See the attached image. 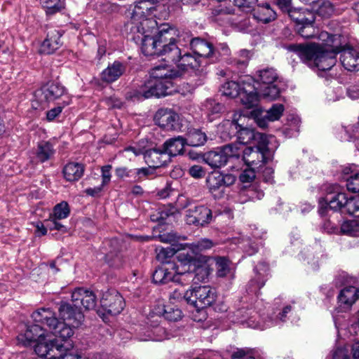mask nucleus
Segmentation results:
<instances>
[{
	"instance_id": "nucleus-58",
	"label": "nucleus",
	"mask_w": 359,
	"mask_h": 359,
	"mask_svg": "<svg viewBox=\"0 0 359 359\" xmlns=\"http://www.w3.org/2000/svg\"><path fill=\"white\" fill-rule=\"evenodd\" d=\"M347 189L353 193L359 192V172L346 180Z\"/></svg>"
},
{
	"instance_id": "nucleus-22",
	"label": "nucleus",
	"mask_w": 359,
	"mask_h": 359,
	"mask_svg": "<svg viewBox=\"0 0 359 359\" xmlns=\"http://www.w3.org/2000/svg\"><path fill=\"white\" fill-rule=\"evenodd\" d=\"M74 302L81 304L86 310H93L97 306V297L95 293L83 287L75 289L72 293Z\"/></svg>"
},
{
	"instance_id": "nucleus-32",
	"label": "nucleus",
	"mask_w": 359,
	"mask_h": 359,
	"mask_svg": "<svg viewBox=\"0 0 359 359\" xmlns=\"http://www.w3.org/2000/svg\"><path fill=\"white\" fill-rule=\"evenodd\" d=\"M341 36L333 34L327 32H322L319 34V39L322 41L320 45L324 48L329 49V51H334L339 53V50L344 46L341 41Z\"/></svg>"
},
{
	"instance_id": "nucleus-16",
	"label": "nucleus",
	"mask_w": 359,
	"mask_h": 359,
	"mask_svg": "<svg viewBox=\"0 0 359 359\" xmlns=\"http://www.w3.org/2000/svg\"><path fill=\"white\" fill-rule=\"evenodd\" d=\"M156 11V6H154V4L140 1L134 5H130L127 9L126 14L133 23H138L156 16L154 13Z\"/></svg>"
},
{
	"instance_id": "nucleus-25",
	"label": "nucleus",
	"mask_w": 359,
	"mask_h": 359,
	"mask_svg": "<svg viewBox=\"0 0 359 359\" xmlns=\"http://www.w3.org/2000/svg\"><path fill=\"white\" fill-rule=\"evenodd\" d=\"M126 65L119 61H114L101 73L102 81L111 83L118 80L126 72Z\"/></svg>"
},
{
	"instance_id": "nucleus-57",
	"label": "nucleus",
	"mask_w": 359,
	"mask_h": 359,
	"mask_svg": "<svg viewBox=\"0 0 359 359\" xmlns=\"http://www.w3.org/2000/svg\"><path fill=\"white\" fill-rule=\"evenodd\" d=\"M229 1H233L235 6L245 13L252 11L254 8L252 5L255 0H229Z\"/></svg>"
},
{
	"instance_id": "nucleus-37",
	"label": "nucleus",
	"mask_w": 359,
	"mask_h": 359,
	"mask_svg": "<svg viewBox=\"0 0 359 359\" xmlns=\"http://www.w3.org/2000/svg\"><path fill=\"white\" fill-rule=\"evenodd\" d=\"M210 269L205 264H201L200 261L195 260L194 266L193 267V275L191 278L195 283L205 282L210 276Z\"/></svg>"
},
{
	"instance_id": "nucleus-7",
	"label": "nucleus",
	"mask_w": 359,
	"mask_h": 359,
	"mask_svg": "<svg viewBox=\"0 0 359 359\" xmlns=\"http://www.w3.org/2000/svg\"><path fill=\"white\" fill-rule=\"evenodd\" d=\"M278 147V144L273 135H269L266 141L258 142L254 147L248 165L258 168L262 164L272 161L274 152Z\"/></svg>"
},
{
	"instance_id": "nucleus-13",
	"label": "nucleus",
	"mask_w": 359,
	"mask_h": 359,
	"mask_svg": "<svg viewBox=\"0 0 359 359\" xmlns=\"http://www.w3.org/2000/svg\"><path fill=\"white\" fill-rule=\"evenodd\" d=\"M212 219V210L205 205H190L186 210L185 220L189 225L203 227L208 225Z\"/></svg>"
},
{
	"instance_id": "nucleus-10",
	"label": "nucleus",
	"mask_w": 359,
	"mask_h": 359,
	"mask_svg": "<svg viewBox=\"0 0 359 359\" xmlns=\"http://www.w3.org/2000/svg\"><path fill=\"white\" fill-rule=\"evenodd\" d=\"M35 95L41 102H53L57 100L64 101L70 97L66 88L58 82H48L36 91Z\"/></svg>"
},
{
	"instance_id": "nucleus-14",
	"label": "nucleus",
	"mask_w": 359,
	"mask_h": 359,
	"mask_svg": "<svg viewBox=\"0 0 359 359\" xmlns=\"http://www.w3.org/2000/svg\"><path fill=\"white\" fill-rule=\"evenodd\" d=\"M320 44L292 43L287 46V50L297 54L300 60L310 68H313L316 56L319 53Z\"/></svg>"
},
{
	"instance_id": "nucleus-21",
	"label": "nucleus",
	"mask_w": 359,
	"mask_h": 359,
	"mask_svg": "<svg viewBox=\"0 0 359 359\" xmlns=\"http://www.w3.org/2000/svg\"><path fill=\"white\" fill-rule=\"evenodd\" d=\"M319 53L316 56L315 63L313 69H318L321 72L330 70L337 62V53L334 51H329V49L324 48L320 46Z\"/></svg>"
},
{
	"instance_id": "nucleus-36",
	"label": "nucleus",
	"mask_w": 359,
	"mask_h": 359,
	"mask_svg": "<svg viewBox=\"0 0 359 359\" xmlns=\"http://www.w3.org/2000/svg\"><path fill=\"white\" fill-rule=\"evenodd\" d=\"M184 138L187 145L190 147H200L207 141L205 133L197 128L189 129Z\"/></svg>"
},
{
	"instance_id": "nucleus-48",
	"label": "nucleus",
	"mask_w": 359,
	"mask_h": 359,
	"mask_svg": "<svg viewBox=\"0 0 359 359\" xmlns=\"http://www.w3.org/2000/svg\"><path fill=\"white\" fill-rule=\"evenodd\" d=\"M70 213V209L68 203L66 201H62L57 204L50 214L51 218L57 219H62L67 218Z\"/></svg>"
},
{
	"instance_id": "nucleus-27",
	"label": "nucleus",
	"mask_w": 359,
	"mask_h": 359,
	"mask_svg": "<svg viewBox=\"0 0 359 359\" xmlns=\"http://www.w3.org/2000/svg\"><path fill=\"white\" fill-rule=\"evenodd\" d=\"M107 244L112 249L104 255V260L111 267L118 268L123 265V256L120 252V245L118 240L111 239Z\"/></svg>"
},
{
	"instance_id": "nucleus-42",
	"label": "nucleus",
	"mask_w": 359,
	"mask_h": 359,
	"mask_svg": "<svg viewBox=\"0 0 359 359\" xmlns=\"http://www.w3.org/2000/svg\"><path fill=\"white\" fill-rule=\"evenodd\" d=\"M309 21H306L298 25H294L295 31L303 38L309 39L315 35L314 23L316 18L310 17Z\"/></svg>"
},
{
	"instance_id": "nucleus-45",
	"label": "nucleus",
	"mask_w": 359,
	"mask_h": 359,
	"mask_svg": "<svg viewBox=\"0 0 359 359\" xmlns=\"http://www.w3.org/2000/svg\"><path fill=\"white\" fill-rule=\"evenodd\" d=\"M217 276L225 277L230 272V260L225 257H215Z\"/></svg>"
},
{
	"instance_id": "nucleus-51",
	"label": "nucleus",
	"mask_w": 359,
	"mask_h": 359,
	"mask_svg": "<svg viewBox=\"0 0 359 359\" xmlns=\"http://www.w3.org/2000/svg\"><path fill=\"white\" fill-rule=\"evenodd\" d=\"M215 244L211 239L206 238H201L191 244V249L195 253H199L211 249Z\"/></svg>"
},
{
	"instance_id": "nucleus-52",
	"label": "nucleus",
	"mask_w": 359,
	"mask_h": 359,
	"mask_svg": "<svg viewBox=\"0 0 359 359\" xmlns=\"http://www.w3.org/2000/svg\"><path fill=\"white\" fill-rule=\"evenodd\" d=\"M250 57V52L246 49H243L238 53V56L233 58V62L238 69H243L248 66Z\"/></svg>"
},
{
	"instance_id": "nucleus-30",
	"label": "nucleus",
	"mask_w": 359,
	"mask_h": 359,
	"mask_svg": "<svg viewBox=\"0 0 359 359\" xmlns=\"http://www.w3.org/2000/svg\"><path fill=\"white\" fill-rule=\"evenodd\" d=\"M202 158L205 163L213 169L220 168L227 163L222 147L204 153Z\"/></svg>"
},
{
	"instance_id": "nucleus-3",
	"label": "nucleus",
	"mask_w": 359,
	"mask_h": 359,
	"mask_svg": "<svg viewBox=\"0 0 359 359\" xmlns=\"http://www.w3.org/2000/svg\"><path fill=\"white\" fill-rule=\"evenodd\" d=\"M340 210L355 217H359V196L348 198L344 192L327 193L325 197L318 201V213L322 216L327 215V210Z\"/></svg>"
},
{
	"instance_id": "nucleus-47",
	"label": "nucleus",
	"mask_w": 359,
	"mask_h": 359,
	"mask_svg": "<svg viewBox=\"0 0 359 359\" xmlns=\"http://www.w3.org/2000/svg\"><path fill=\"white\" fill-rule=\"evenodd\" d=\"M162 314L168 320L177 321L181 319L182 312L176 306L168 304L163 306Z\"/></svg>"
},
{
	"instance_id": "nucleus-26",
	"label": "nucleus",
	"mask_w": 359,
	"mask_h": 359,
	"mask_svg": "<svg viewBox=\"0 0 359 359\" xmlns=\"http://www.w3.org/2000/svg\"><path fill=\"white\" fill-rule=\"evenodd\" d=\"M62 34L57 29H52L47 34L46 38L41 46V52L44 54H52L62 44Z\"/></svg>"
},
{
	"instance_id": "nucleus-34",
	"label": "nucleus",
	"mask_w": 359,
	"mask_h": 359,
	"mask_svg": "<svg viewBox=\"0 0 359 359\" xmlns=\"http://www.w3.org/2000/svg\"><path fill=\"white\" fill-rule=\"evenodd\" d=\"M85 170L83 164L76 162H69L65 165L62 173L65 179L68 182H76L82 177Z\"/></svg>"
},
{
	"instance_id": "nucleus-23",
	"label": "nucleus",
	"mask_w": 359,
	"mask_h": 359,
	"mask_svg": "<svg viewBox=\"0 0 359 359\" xmlns=\"http://www.w3.org/2000/svg\"><path fill=\"white\" fill-rule=\"evenodd\" d=\"M255 88L249 82L242 81V90L238 95L241 102L245 108L251 109L257 107L259 102V95ZM259 94L260 95L259 92Z\"/></svg>"
},
{
	"instance_id": "nucleus-8",
	"label": "nucleus",
	"mask_w": 359,
	"mask_h": 359,
	"mask_svg": "<svg viewBox=\"0 0 359 359\" xmlns=\"http://www.w3.org/2000/svg\"><path fill=\"white\" fill-rule=\"evenodd\" d=\"M247 118L239 115L238 118H233L231 123V129L236 131V135L239 144L245 145L254 141L255 143L266 141L269 135L256 132L253 128L245 124Z\"/></svg>"
},
{
	"instance_id": "nucleus-44",
	"label": "nucleus",
	"mask_w": 359,
	"mask_h": 359,
	"mask_svg": "<svg viewBox=\"0 0 359 359\" xmlns=\"http://www.w3.org/2000/svg\"><path fill=\"white\" fill-rule=\"evenodd\" d=\"M169 297L170 299H173L177 302L184 300L188 304L191 305V297H193V292H191V290H187L181 285L173 290V291L170 292Z\"/></svg>"
},
{
	"instance_id": "nucleus-40",
	"label": "nucleus",
	"mask_w": 359,
	"mask_h": 359,
	"mask_svg": "<svg viewBox=\"0 0 359 359\" xmlns=\"http://www.w3.org/2000/svg\"><path fill=\"white\" fill-rule=\"evenodd\" d=\"M55 149L50 142H41L38 144L36 158L41 163L50 159L55 154Z\"/></svg>"
},
{
	"instance_id": "nucleus-5",
	"label": "nucleus",
	"mask_w": 359,
	"mask_h": 359,
	"mask_svg": "<svg viewBox=\"0 0 359 359\" xmlns=\"http://www.w3.org/2000/svg\"><path fill=\"white\" fill-rule=\"evenodd\" d=\"M258 90L260 96L270 100L278 98L280 93L278 75L273 67H266L257 72Z\"/></svg>"
},
{
	"instance_id": "nucleus-53",
	"label": "nucleus",
	"mask_w": 359,
	"mask_h": 359,
	"mask_svg": "<svg viewBox=\"0 0 359 359\" xmlns=\"http://www.w3.org/2000/svg\"><path fill=\"white\" fill-rule=\"evenodd\" d=\"M224 155L228 161L229 158H239L241 156L242 145L236 144H229L222 147Z\"/></svg>"
},
{
	"instance_id": "nucleus-41",
	"label": "nucleus",
	"mask_w": 359,
	"mask_h": 359,
	"mask_svg": "<svg viewBox=\"0 0 359 359\" xmlns=\"http://www.w3.org/2000/svg\"><path fill=\"white\" fill-rule=\"evenodd\" d=\"M289 18L294 22V25L302 24L306 21H309L311 18L315 15L313 13L307 9L294 8L287 13Z\"/></svg>"
},
{
	"instance_id": "nucleus-11",
	"label": "nucleus",
	"mask_w": 359,
	"mask_h": 359,
	"mask_svg": "<svg viewBox=\"0 0 359 359\" xmlns=\"http://www.w3.org/2000/svg\"><path fill=\"white\" fill-rule=\"evenodd\" d=\"M61 348H63V345L55 337L49 335H45L37 340L34 346L36 354L46 359H55Z\"/></svg>"
},
{
	"instance_id": "nucleus-6",
	"label": "nucleus",
	"mask_w": 359,
	"mask_h": 359,
	"mask_svg": "<svg viewBox=\"0 0 359 359\" xmlns=\"http://www.w3.org/2000/svg\"><path fill=\"white\" fill-rule=\"evenodd\" d=\"M158 56L163 57L165 62L177 58L180 48L176 44V40L172 31L168 28L158 29L154 34Z\"/></svg>"
},
{
	"instance_id": "nucleus-2",
	"label": "nucleus",
	"mask_w": 359,
	"mask_h": 359,
	"mask_svg": "<svg viewBox=\"0 0 359 359\" xmlns=\"http://www.w3.org/2000/svg\"><path fill=\"white\" fill-rule=\"evenodd\" d=\"M181 76L180 72L166 65H158L151 69L150 79L131 92V98L142 101L152 97H165L177 92L172 79Z\"/></svg>"
},
{
	"instance_id": "nucleus-56",
	"label": "nucleus",
	"mask_w": 359,
	"mask_h": 359,
	"mask_svg": "<svg viewBox=\"0 0 359 359\" xmlns=\"http://www.w3.org/2000/svg\"><path fill=\"white\" fill-rule=\"evenodd\" d=\"M251 114L259 128H266L268 126L269 122L271 121L269 119H268V116L266 114L262 115V111L261 110H253L251 112Z\"/></svg>"
},
{
	"instance_id": "nucleus-4",
	"label": "nucleus",
	"mask_w": 359,
	"mask_h": 359,
	"mask_svg": "<svg viewBox=\"0 0 359 359\" xmlns=\"http://www.w3.org/2000/svg\"><path fill=\"white\" fill-rule=\"evenodd\" d=\"M177 55V58L172 61H168L167 63L175 64L177 68L176 69L180 72L181 75L185 72L191 71L198 77L195 84L196 86L203 84L207 72L205 68V65H203V61L188 52L182 53L180 48V53Z\"/></svg>"
},
{
	"instance_id": "nucleus-59",
	"label": "nucleus",
	"mask_w": 359,
	"mask_h": 359,
	"mask_svg": "<svg viewBox=\"0 0 359 359\" xmlns=\"http://www.w3.org/2000/svg\"><path fill=\"white\" fill-rule=\"evenodd\" d=\"M151 168H141L133 169V175L135 176V182H142L149 175L152 174Z\"/></svg>"
},
{
	"instance_id": "nucleus-15",
	"label": "nucleus",
	"mask_w": 359,
	"mask_h": 359,
	"mask_svg": "<svg viewBox=\"0 0 359 359\" xmlns=\"http://www.w3.org/2000/svg\"><path fill=\"white\" fill-rule=\"evenodd\" d=\"M100 304L107 313L116 316L123 310L125 301L117 290L111 289L103 293Z\"/></svg>"
},
{
	"instance_id": "nucleus-63",
	"label": "nucleus",
	"mask_w": 359,
	"mask_h": 359,
	"mask_svg": "<svg viewBox=\"0 0 359 359\" xmlns=\"http://www.w3.org/2000/svg\"><path fill=\"white\" fill-rule=\"evenodd\" d=\"M256 177L255 168H246L239 175V180L243 183L252 182Z\"/></svg>"
},
{
	"instance_id": "nucleus-43",
	"label": "nucleus",
	"mask_w": 359,
	"mask_h": 359,
	"mask_svg": "<svg viewBox=\"0 0 359 359\" xmlns=\"http://www.w3.org/2000/svg\"><path fill=\"white\" fill-rule=\"evenodd\" d=\"M312 8L324 18L330 17L334 11L332 4L327 0H318L313 4Z\"/></svg>"
},
{
	"instance_id": "nucleus-12",
	"label": "nucleus",
	"mask_w": 359,
	"mask_h": 359,
	"mask_svg": "<svg viewBox=\"0 0 359 359\" xmlns=\"http://www.w3.org/2000/svg\"><path fill=\"white\" fill-rule=\"evenodd\" d=\"M191 292L193 297H191V306L198 310L212 306L217 297L215 288L209 285L195 287Z\"/></svg>"
},
{
	"instance_id": "nucleus-55",
	"label": "nucleus",
	"mask_w": 359,
	"mask_h": 359,
	"mask_svg": "<svg viewBox=\"0 0 359 359\" xmlns=\"http://www.w3.org/2000/svg\"><path fill=\"white\" fill-rule=\"evenodd\" d=\"M284 111V106L282 104H274L266 111L268 119L271 121L278 120Z\"/></svg>"
},
{
	"instance_id": "nucleus-60",
	"label": "nucleus",
	"mask_w": 359,
	"mask_h": 359,
	"mask_svg": "<svg viewBox=\"0 0 359 359\" xmlns=\"http://www.w3.org/2000/svg\"><path fill=\"white\" fill-rule=\"evenodd\" d=\"M112 165L107 164L101 167L102 186H107L109 184L111 179Z\"/></svg>"
},
{
	"instance_id": "nucleus-54",
	"label": "nucleus",
	"mask_w": 359,
	"mask_h": 359,
	"mask_svg": "<svg viewBox=\"0 0 359 359\" xmlns=\"http://www.w3.org/2000/svg\"><path fill=\"white\" fill-rule=\"evenodd\" d=\"M205 108L209 114L217 115L224 111V106L214 99H208L205 101Z\"/></svg>"
},
{
	"instance_id": "nucleus-61",
	"label": "nucleus",
	"mask_w": 359,
	"mask_h": 359,
	"mask_svg": "<svg viewBox=\"0 0 359 359\" xmlns=\"http://www.w3.org/2000/svg\"><path fill=\"white\" fill-rule=\"evenodd\" d=\"M345 136L342 137L344 140H359V128L358 126H353L349 128L348 127L344 128Z\"/></svg>"
},
{
	"instance_id": "nucleus-46",
	"label": "nucleus",
	"mask_w": 359,
	"mask_h": 359,
	"mask_svg": "<svg viewBox=\"0 0 359 359\" xmlns=\"http://www.w3.org/2000/svg\"><path fill=\"white\" fill-rule=\"evenodd\" d=\"M40 4L45 8L47 15H54L64 8L61 0H40Z\"/></svg>"
},
{
	"instance_id": "nucleus-38",
	"label": "nucleus",
	"mask_w": 359,
	"mask_h": 359,
	"mask_svg": "<svg viewBox=\"0 0 359 359\" xmlns=\"http://www.w3.org/2000/svg\"><path fill=\"white\" fill-rule=\"evenodd\" d=\"M142 52L147 56H158L155 35H144L142 39Z\"/></svg>"
},
{
	"instance_id": "nucleus-20",
	"label": "nucleus",
	"mask_w": 359,
	"mask_h": 359,
	"mask_svg": "<svg viewBox=\"0 0 359 359\" xmlns=\"http://www.w3.org/2000/svg\"><path fill=\"white\" fill-rule=\"evenodd\" d=\"M196 259L189 255H180L178 257L177 263L170 262L169 266L171 267V271L173 272L175 279L176 276L182 275L187 276L189 278L193 275V267L194 266Z\"/></svg>"
},
{
	"instance_id": "nucleus-35",
	"label": "nucleus",
	"mask_w": 359,
	"mask_h": 359,
	"mask_svg": "<svg viewBox=\"0 0 359 359\" xmlns=\"http://www.w3.org/2000/svg\"><path fill=\"white\" fill-rule=\"evenodd\" d=\"M337 298L341 306L350 307L359 299V289L354 286L345 287L340 291Z\"/></svg>"
},
{
	"instance_id": "nucleus-1",
	"label": "nucleus",
	"mask_w": 359,
	"mask_h": 359,
	"mask_svg": "<svg viewBox=\"0 0 359 359\" xmlns=\"http://www.w3.org/2000/svg\"><path fill=\"white\" fill-rule=\"evenodd\" d=\"M58 312L62 321H60L50 309L41 308L32 314L34 322L46 325L55 337L66 340L73 336L74 329L79 327L84 320V315L77 303L60 302Z\"/></svg>"
},
{
	"instance_id": "nucleus-50",
	"label": "nucleus",
	"mask_w": 359,
	"mask_h": 359,
	"mask_svg": "<svg viewBox=\"0 0 359 359\" xmlns=\"http://www.w3.org/2000/svg\"><path fill=\"white\" fill-rule=\"evenodd\" d=\"M72 99L70 97H66L63 102H58L57 107L47 111L46 119L48 121L55 120L62 112L64 107L70 104Z\"/></svg>"
},
{
	"instance_id": "nucleus-19",
	"label": "nucleus",
	"mask_w": 359,
	"mask_h": 359,
	"mask_svg": "<svg viewBox=\"0 0 359 359\" xmlns=\"http://www.w3.org/2000/svg\"><path fill=\"white\" fill-rule=\"evenodd\" d=\"M144 159L146 163L152 168L165 166L170 162V157L162 145L145 150Z\"/></svg>"
},
{
	"instance_id": "nucleus-24",
	"label": "nucleus",
	"mask_w": 359,
	"mask_h": 359,
	"mask_svg": "<svg viewBox=\"0 0 359 359\" xmlns=\"http://www.w3.org/2000/svg\"><path fill=\"white\" fill-rule=\"evenodd\" d=\"M27 325L24 334H20L18 336V340L22 343L24 346H31L32 343H35L45 336V330L42 327V324L40 323ZM43 325H46L43 324Z\"/></svg>"
},
{
	"instance_id": "nucleus-28",
	"label": "nucleus",
	"mask_w": 359,
	"mask_h": 359,
	"mask_svg": "<svg viewBox=\"0 0 359 359\" xmlns=\"http://www.w3.org/2000/svg\"><path fill=\"white\" fill-rule=\"evenodd\" d=\"M185 145H187V144L184 136H177L169 138L162 144L166 154H168L170 161L172 157L181 155L184 153Z\"/></svg>"
},
{
	"instance_id": "nucleus-9",
	"label": "nucleus",
	"mask_w": 359,
	"mask_h": 359,
	"mask_svg": "<svg viewBox=\"0 0 359 359\" xmlns=\"http://www.w3.org/2000/svg\"><path fill=\"white\" fill-rule=\"evenodd\" d=\"M190 49L198 58L205 60V64L218 62L219 53L215 50L213 43L202 37H191L189 39Z\"/></svg>"
},
{
	"instance_id": "nucleus-39",
	"label": "nucleus",
	"mask_w": 359,
	"mask_h": 359,
	"mask_svg": "<svg viewBox=\"0 0 359 359\" xmlns=\"http://www.w3.org/2000/svg\"><path fill=\"white\" fill-rule=\"evenodd\" d=\"M241 90L242 83H240L233 81H229L221 86L219 91L222 95L229 98H234L239 95Z\"/></svg>"
},
{
	"instance_id": "nucleus-64",
	"label": "nucleus",
	"mask_w": 359,
	"mask_h": 359,
	"mask_svg": "<svg viewBox=\"0 0 359 359\" xmlns=\"http://www.w3.org/2000/svg\"><path fill=\"white\" fill-rule=\"evenodd\" d=\"M331 359H350L348 350L341 347L335 348L332 351Z\"/></svg>"
},
{
	"instance_id": "nucleus-17",
	"label": "nucleus",
	"mask_w": 359,
	"mask_h": 359,
	"mask_svg": "<svg viewBox=\"0 0 359 359\" xmlns=\"http://www.w3.org/2000/svg\"><path fill=\"white\" fill-rule=\"evenodd\" d=\"M154 120L156 125L167 130H178L181 127L179 115L170 109H159Z\"/></svg>"
},
{
	"instance_id": "nucleus-29",
	"label": "nucleus",
	"mask_w": 359,
	"mask_h": 359,
	"mask_svg": "<svg viewBox=\"0 0 359 359\" xmlns=\"http://www.w3.org/2000/svg\"><path fill=\"white\" fill-rule=\"evenodd\" d=\"M253 18L259 22L268 24L274 21L277 18L276 11L271 7L269 4L257 5L252 9Z\"/></svg>"
},
{
	"instance_id": "nucleus-62",
	"label": "nucleus",
	"mask_w": 359,
	"mask_h": 359,
	"mask_svg": "<svg viewBox=\"0 0 359 359\" xmlns=\"http://www.w3.org/2000/svg\"><path fill=\"white\" fill-rule=\"evenodd\" d=\"M176 253V250L172 247H167L161 248L159 252L157 254V259L165 264L168 262L165 261L167 258L172 257Z\"/></svg>"
},
{
	"instance_id": "nucleus-31",
	"label": "nucleus",
	"mask_w": 359,
	"mask_h": 359,
	"mask_svg": "<svg viewBox=\"0 0 359 359\" xmlns=\"http://www.w3.org/2000/svg\"><path fill=\"white\" fill-rule=\"evenodd\" d=\"M170 262L163 264L157 267L152 274V280L156 284H165L170 281L177 282L178 279H175L171 267L169 266Z\"/></svg>"
},
{
	"instance_id": "nucleus-33",
	"label": "nucleus",
	"mask_w": 359,
	"mask_h": 359,
	"mask_svg": "<svg viewBox=\"0 0 359 359\" xmlns=\"http://www.w3.org/2000/svg\"><path fill=\"white\" fill-rule=\"evenodd\" d=\"M206 186L215 198H220L224 194V187L219 172L210 173L205 180Z\"/></svg>"
},
{
	"instance_id": "nucleus-49",
	"label": "nucleus",
	"mask_w": 359,
	"mask_h": 359,
	"mask_svg": "<svg viewBox=\"0 0 359 359\" xmlns=\"http://www.w3.org/2000/svg\"><path fill=\"white\" fill-rule=\"evenodd\" d=\"M341 232L344 234L357 236L359 235V222L357 220L345 221L341 225Z\"/></svg>"
},
{
	"instance_id": "nucleus-18",
	"label": "nucleus",
	"mask_w": 359,
	"mask_h": 359,
	"mask_svg": "<svg viewBox=\"0 0 359 359\" xmlns=\"http://www.w3.org/2000/svg\"><path fill=\"white\" fill-rule=\"evenodd\" d=\"M339 61L343 67L348 71H359V50L349 45L345 44L339 50Z\"/></svg>"
}]
</instances>
